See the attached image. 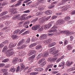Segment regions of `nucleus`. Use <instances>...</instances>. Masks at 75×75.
<instances>
[{"instance_id":"1","label":"nucleus","mask_w":75,"mask_h":75,"mask_svg":"<svg viewBox=\"0 0 75 75\" xmlns=\"http://www.w3.org/2000/svg\"><path fill=\"white\" fill-rule=\"evenodd\" d=\"M14 52H13V50L11 49H10L8 50L6 52V56L7 57H9L13 55L14 54Z\"/></svg>"},{"instance_id":"2","label":"nucleus","mask_w":75,"mask_h":75,"mask_svg":"<svg viewBox=\"0 0 75 75\" xmlns=\"http://www.w3.org/2000/svg\"><path fill=\"white\" fill-rule=\"evenodd\" d=\"M40 25H38L35 26H33L32 27V30H34V31H37L38 30V28H39L40 27Z\"/></svg>"},{"instance_id":"3","label":"nucleus","mask_w":75,"mask_h":75,"mask_svg":"<svg viewBox=\"0 0 75 75\" xmlns=\"http://www.w3.org/2000/svg\"><path fill=\"white\" fill-rule=\"evenodd\" d=\"M47 34H42L41 35L40 39L42 40H44L47 38Z\"/></svg>"},{"instance_id":"4","label":"nucleus","mask_w":75,"mask_h":75,"mask_svg":"<svg viewBox=\"0 0 75 75\" xmlns=\"http://www.w3.org/2000/svg\"><path fill=\"white\" fill-rule=\"evenodd\" d=\"M56 28H57V27L55 26H54L52 28V30H50L49 31V33H54V32H56L57 31V30Z\"/></svg>"},{"instance_id":"5","label":"nucleus","mask_w":75,"mask_h":75,"mask_svg":"<svg viewBox=\"0 0 75 75\" xmlns=\"http://www.w3.org/2000/svg\"><path fill=\"white\" fill-rule=\"evenodd\" d=\"M56 50V48L55 47H54L53 48H51L49 50L51 54H54L55 52V51Z\"/></svg>"},{"instance_id":"6","label":"nucleus","mask_w":75,"mask_h":75,"mask_svg":"<svg viewBox=\"0 0 75 75\" xmlns=\"http://www.w3.org/2000/svg\"><path fill=\"white\" fill-rule=\"evenodd\" d=\"M64 22L65 21L62 19H60L57 21V24H59V25H61L62 24L64 23Z\"/></svg>"},{"instance_id":"7","label":"nucleus","mask_w":75,"mask_h":75,"mask_svg":"<svg viewBox=\"0 0 75 75\" xmlns=\"http://www.w3.org/2000/svg\"><path fill=\"white\" fill-rule=\"evenodd\" d=\"M52 41V40H51V39H48L44 41L43 43L44 44H49V43L51 42Z\"/></svg>"},{"instance_id":"8","label":"nucleus","mask_w":75,"mask_h":75,"mask_svg":"<svg viewBox=\"0 0 75 75\" xmlns=\"http://www.w3.org/2000/svg\"><path fill=\"white\" fill-rule=\"evenodd\" d=\"M65 34L66 35H71V34H73L74 33L72 32H71L69 30L66 31L65 32Z\"/></svg>"},{"instance_id":"9","label":"nucleus","mask_w":75,"mask_h":75,"mask_svg":"<svg viewBox=\"0 0 75 75\" xmlns=\"http://www.w3.org/2000/svg\"><path fill=\"white\" fill-rule=\"evenodd\" d=\"M27 45H22L21 46H19L17 47V49H19V50H21L22 49H23L24 48H25L27 47Z\"/></svg>"},{"instance_id":"10","label":"nucleus","mask_w":75,"mask_h":75,"mask_svg":"<svg viewBox=\"0 0 75 75\" xmlns=\"http://www.w3.org/2000/svg\"><path fill=\"white\" fill-rule=\"evenodd\" d=\"M24 42H25V41L24 39L20 41L18 44V46H21V45L23 44H24Z\"/></svg>"},{"instance_id":"11","label":"nucleus","mask_w":75,"mask_h":75,"mask_svg":"<svg viewBox=\"0 0 75 75\" xmlns=\"http://www.w3.org/2000/svg\"><path fill=\"white\" fill-rule=\"evenodd\" d=\"M45 14H46V15H50V14H51L52 13V12L51 11L47 10L45 11Z\"/></svg>"},{"instance_id":"12","label":"nucleus","mask_w":75,"mask_h":75,"mask_svg":"<svg viewBox=\"0 0 75 75\" xmlns=\"http://www.w3.org/2000/svg\"><path fill=\"white\" fill-rule=\"evenodd\" d=\"M19 54V56H22V57L24 56V55H26V52L22 51L21 52H19L18 53Z\"/></svg>"},{"instance_id":"13","label":"nucleus","mask_w":75,"mask_h":75,"mask_svg":"<svg viewBox=\"0 0 75 75\" xmlns=\"http://www.w3.org/2000/svg\"><path fill=\"white\" fill-rule=\"evenodd\" d=\"M44 54L43 55V57H48V55H49V52L48 51H45L44 52Z\"/></svg>"},{"instance_id":"14","label":"nucleus","mask_w":75,"mask_h":75,"mask_svg":"<svg viewBox=\"0 0 75 75\" xmlns=\"http://www.w3.org/2000/svg\"><path fill=\"white\" fill-rule=\"evenodd\" d=\"M36 53V51L34 50H31L30 52V53L28 54V55L29 56H30V55H33V54H35V53Z\"/></svg>"},{"instance_id":"15","label":"nucleus","mask_w":75,"mask_h":75,"mask_svg":"<svg viewBox=\"0 0 75 75\" xmlns=\"http://www.w3.org/2000/svg\"><path fill=\"white\" fill-rule=\"evenodd\" d=\"M26 16H27V15L26 14H23V15L21 16V20H25V17Z\"/></svg>"},{"instance_id":"16","label":"nucleus","mask_w":75,"mask_h":75,"mask_svg":"<svg viewBox=\"0 0 75 75\" xmlns=\"http://www.w3.org/2000/svg\"><path fill=\"white\" fill-rule=\"evenodd\" d=\"M16 12L17 11H16V9L15 8H12L11 10V13L12 15L14 14H16Z\"/></svg>"},{"instance_id":"17","label":"nucleus","mask_w":75,"mask_h":75,"mask_svg":"<svg viewBox=\"0 0 75 75\" xmlns=\"http://www.w3.org/2000/svg\"><path fill=\"white\" fill-rule=\"evenodd\" d=\"M52 26V25L51 24H49L47 25H45V28L47 29H49Z\"/></svg>"},{"instance_id":"18","label":"nucleus","mask_w":75,"mask_h":75,"mask_svg":"<svg viewBox=\"0 0 75 75\" xmlns=\"http://www.w3.org/2000/svg\"><path fill=\"white\" fill-rule=\"evenodd\" d=\"M16 45H14L13 44L11 43L9 44L8 47L9 48H13L14 47H16Z\"/></svg>"},{"instance_id":"19","label":"nucleus","mask_w":75,"mask_h":75,"mask_svg":"<svg viewBox=\"0 0 75 75\" xmlns=\"http://www.w3.org/2000/svg\"><path fill=\"white\" fill-rule=\"evenodd\" d=\"M7 13H8V12L7 11H5L1 13L0 16L1 17H3V16H4L6 14H7Z\"/></svg>"},{"instance_id":"20","label":"nucleus","mask_w":75,"mask_h":75,"mask_svg":"<svg viewBox=\"0 0 75 75\" xmlns=\"http://www.w3.org/2000/svg\"><path fill=\"white\" fill-rule=\"evenodd\" d=\"M37 43H33L31 44L29 46V48H33L34 47H35L36 45H37Z\"/></svg>"},{"instance_id":"21","label":"nucleus","mask_w":75,"mask_h":75,"mask_svg":"<svg viewBox=\"0 0 75 75\" xmlns=\"http://www.w3.org/2000/svg\"><path fill=\"white\" fill-rule=\"evenodd\" d=\"M18 58H15L13 60V63L14 64H16L18 62Z\"/></svg>"},{"instance_id":"22","label":"nucleus","mask_w":75,"mask_h":75,"mask_svg":"<svg viewBox=\"0 0 75 75\" xmlns=\"http://www.w3.org/2000/svg\"><path fill=\"white\" fill-rule=\"evenodd\" d=\"M64 7V8L63 9L64 11H66L67 10V9H68V8L67 7V6H61L60 7V8H63Z\"/></svg>"},{"instance_id":"23","label":"nucleus","mask_w":75,"mask_h":75,"mask_svg":"<svg viewBox=\"0 0 75 75\" xmlns=\"http://www.w3.org/2000/svg\"><path fill=\"white\" fill-rule=\"evenodd\" d=\"M45 60V59L44 58H42L40 59L38 62V63L39 64H40L42 63Z\"/></svg>"},{"instance_id":"24","label":"nucleus","mask_w":75,"mask_h":75,"mask_svg":"<svg viewBox=\"0 0 75 75\" xmlns=\"http://www.w3.org/2000/svg\"><path fill=\"white\" fill-rule=\"evenodd\" d=\"M55 44H56V43L55 42L52 43L48 45V47H53V46H54Z\"/></svg>"},{"instance_id":"25","label":"nucleus","mask_w":75,"mask_h":75,"mask_svg":"<svg viewBox=\"0 0 75 75\" xmlns=\"http://www.w3.org/2000/svg\"><path fill=\"white\" fill-rule=\"evenodd\" d=\"M38 40V38L35 37H33L32 39V42H34Z\"/></svg>"},{"instance_id":"26","label":"nucleus","mask_w":75,"mask_h":75,"mask_svg":"<svg viewBox=\"0 0 75 75\" xmlns=\"http://www.w3.org/2000/svg\"><path fill=\"white\" fill-rule=\"evenodd\" d=\"M72 63H73V62H70L69 61H67V66H68V67H69V66H71V65L72 64Z\"/></svg>"},{"instance_id":"27","label":"nucleus","mask_w":75,"mask_h":75,"mask_svg":"<svg viewBox=\"0 0 75 75\" xmlns=\"http://www.w3.org/2000/svg\"><path fill=\"white\" fill-rule=\"evenodd\" d=\"M35 57V55L34 54L31 57H30V58H29V60H33Z\"/></svg>"},{"instance_id":"28","label":"nucleus","mask_w":75,"mask_h":75,"mask_svg":"<svg viewBox=\"0 0 75 75\" xmlns=\"http://www.w3.org/2000/svg\"><path fill=\"white\" fill-rule=\"evenodd\" d=\"M65 64V62H62V63H61L59 64V67H63L64 65Z\"/></svg>"},{"instance_id":"29","label":"nucleus","mask_w":75,"mask_h":75,"mask_svg":"<svg viewBox=\"0 0 75 75\" xmlns=\"http://www.w3.org/2000/svg\"><path fill=\"white\" fill-rule=\"evenodd\" d=\"M21 69H24V68H25V66L24 65V64H23V63H21Z\"/></svg>"},{"instance_id":"30","label":"nucleus","mask_w":75,"mask_h":75,"mask_svg":"<svg viewBox=\"0 0 75 75\" xmlns=\"http://www.w3.org/2000/svg\"><path fill=\"white\" fill-rule=\"evenodd\" d=\"M8 48H7V46H4V47L2 52H4V51H6V50H7Z\"/></svg>"},{"instance_id":"31","label":"nucleus","mask_w":75,"mask_h":75,"mask_svg":"<svg viewBox=\"0 0 75 75\" xmlns=\"http://www.w3.org/2000/svg\"><path fill=\"white\" fill-rule=\"evenodd\" d=\"M71 18L69 16H67L64 18V20L66 21H68V20H69Z\"/></svg>"},{"instance_id":"32","label":"nucleus","mask_w":75,"mask_h":75,"mask_svg":"<svg viewBox=\"0 0 75 75\" xmlns=\"http://www.w3.org/2000/svg\"><path fill=\"white\" fill-rule=\"evenodd\" d=\"M39 20L40 24H42L44 22V19L43 18H40Z\"/></svg>"},{"instance_id":"33","label":"nucleus","mask_w":75,"mask_h":75,"mask_svg":"<svg viewBox=\"0 0 75 75\" xmlns=\"http://www.w3.org/2000/svg\"><path fill=\"white\" fill-rule=\"evenodd\" d=\"M46 61H45L44 62H43L40 65V67H44L45 64H46Z\"/></svg>"},{"instance_id":"34","label":"nucleus","mask_w":75,"mask_h":75,"mask_svg":"<svg viewBox=\"0 0 75 75\" xmlns=\"http://www.w3.org/2000/svg\"><path fill=\"white\" fill-rule=\"evenodd\" d=\"M74 70H75V67L71 68L68 69V71H72Z\"/></svg>"},{"instance_id":"35","label":"nucleus","mask_w":75,"mask_h":75,"mask_svg":"<svg viewBox=\"0 0 75 75\" xmlns=\"http://www.w3.org/2000/svg\"><path fill=\"white\" fill-rule=\"evenodd\" d=\"M36 16H40L42 15V13L41 12H38L36 13Z\"/></svg>"},{"instance_id":"36","label":"nucleus","mask_w":75,"mask_h":75,"mask_svg":"<svg viewBox=\"0 0 75 75\" xmlns=\"http://www.w3.org/2000/svg\"><path fill=\"white\" fill-rule=\"evenodd\" d=\"M44 30V29L43 28V27H41V28H39V29L38 30V31L39 32H40L42 31H43Z\"/></svg>"},{"instance_id":"37","label":"nucleus","mask_w":75,"mask_h":75,"mask_svg":"<svg viewBox=\"0 0 75 75\" xmlns=\"http://www.w3.org/2000/svg\"><path fill=\"white\" fill-rule=\"evenodd\" d=\"M41 48H42V46L41 45H39L36 47V49L37 50H40Z\"/></svg>"},{"instance_id":"38","label":"nucleus","mask_w":75,"mask_h":75,"mask_svg":"<svg viewBox=\"0 0 75 75\" xmlns=\"http://www.w3.org/2000/svg\"><path fill=\"white\" fill-rule=\"evenodd\" d=\"M9 61V59H5L3 60L2 61V62H8V61Z\"/></svg>"},{"instance_id":"39","label":"nucleus","mask_w":75,"mask_h":75,"mask_svg":"<svg viewBox=\"0 0 75 75\" xmlns=\"http://www.w3.org/2000/svg\"><path fill=\"white\" fill-rule=\"evenodd\" d=\"M65 33V31L64 30H63L61 31H59L58 33V35H59L60 34H64Z\"/></svg>"},{"instance_id":"40","label":"nucleus","mask_w":75,"mask_h":75,"mask_svg":"<svg viewBox=\"0 0 75 75\" xmlns=\"http://www.w3.org/2000/svg\"><path fill=\"white\" fill-rule=\"evenodd\" d=\"M20 31L19 30H17L15 31L14 32V34L15 35H16V34H18V33Z\"/></svg>"},{"instance_id":"41","label":"nucleus","mask_w":75,"mask_h":75,"mask_svg":"<svg viewBox=\"0 0 75 75\" xmlns=\"http://www.w3.org/2000/svg\"><path fill=\"white\" fill-rule=\"evenodd\" d=\"M41 56H42V53L40 54L37 57V59H40V58L41 57Z\"/></svg>"},{"instance_id":"42","label":"nucleus","mask_w":75,"mask_h":75,"mask_svg":"<svg viewBox=\"0 0 75 75\" xmlns=\"http://www.w3.org/2000/svg\"><path fill=\"white\" fill-rule=\"evenodd\" d=\"M3 44H7L9 43V41L7 40H6L3 42Z\"/></svg>"},{"instance_id":"43","label":"nucleus","mask_w":75,"mask_h":75,"mask_svg":"<svg viewBox=\"0 0 75 75\" xmlns=\"http://www.w3.org/2000/svg\"><path fill=\"white\" fill-rule=\"evenodd\" d=\"M29 31L28 30L24 32L22 34V35H25V34H29Z\"/></svg>"},{"instance_id":"44","label":"nucleus","mask_w":75,"mask_h":75,"mask_svg":"<svg viewBox=\"0 0 75 75\" xmlns=\"http://www.w3.org/2000/svg\"><path fill=\"white\" fill-rule=\"evenodd\" d=\"M30 42V39L28 38L27 40L25 41V43L26 44H28Z\"/></svg>"},{"instance_id":"45","label":"nucleus","mask_w":75,"mask_h":75,"mask_svg":"<svg viewBox=\"0 0 75 75\" xmlns=\"http://www.w3.org/2000/svg\"><path fill=\"white\" fill-rule=\"evenodd\" d=\"M57 59V57H56L53 58L51 59V61H53V62H54V61H55Z\"/></svg>"},{"instance_id":"46","label":"nucleus","mask_w":75,"mask_h":75,"mask_svg":"<svg viewBox=\"0 0 75 75\" xmlns=\"http://www.w3.org/2000/svg\"><path fill=\"white\" fill-rule=\"evenodd\" d=\"M20 66H18L17 67V68L16 70V71L17 72H19L20 71Z\"/></svg>"},{"instance_id":"47","label":"nucleus","mask_w":75,"mask_h":75,"mask_svg":"<svg viewBox=\"0 0 75 75\" xmlns=\"http://www.w3.org/2000/svg\"><path fill=\"white\" fill-rule=\"evenodd\" d=\"M4 24L6 25H8L10 24V22L8 21H6V22L4 23Z\"/></svg>"},{"instance_id":"48","label":"nucleus","mask_w":75,"mask_h":75,"mask_svg":"<svg viewBox=\"0 0 75 75\" xmlns=\"http://www.w3.org/2000/svg\"><path fill=\"white\" fill-rule=\"evenodd\" d=\"M11 71L12 72H15V71H16V68H12L10 69Z\"/></svg>"},{"instance_id":"49","label":"nucleus","mask_w":75,"mask_h":75,"mask_svg":"<svg viewBox=\"0 0 75 75\" xmlns=\"http://www.w3.org/2000/svg\"><path fill=\"white\" fill-rule=\"evenodd\" d=\"M52 67H53V64H51L49 65L47 67L49 69L50 68H52Z\"/></svg>"},{"instance_id":"50","label":"nucleus","mask_w":75,"mask_h":75,"mask_svg":"<svg viewBox=\"0 0 75 75\" xmlns=\"http://www.w3.org/2000/svg\"><path fill=\"white\" fill-rule=\"evenodd\" d=\"M5 65V64L4 63H0V68H1V67H3Z\"/></svg>"},{"instance_id":"51","label":"nucleus","mask_w":75,"mask_h":75,"mask_svg":"<svg viewBox=\"0 0 75 75\" xmlns=\"http://www.w3.org/2000/svg\"><path fill=\"white\" fill-rule=\"evenodd\" d=\"M25 31V29H22L20 31L19 33V34H21L23 32H24V31Z\"/></svg>"},{"instance_id":"52","label":"nucleus","mask_w":75,"mask_h":75,"mask_svg":"<svg viewBox=\"0 0 75 75\" xmlns=\"http://www.w3.org/2000/svg\"><path fill=\"white\" fill-rule=\"evenodd\" d=\"M10 17V16L8 15H6L5 16H4V20L6 18H8Z\"/></svg>"},{"instance_id":"53","label":"nucleus","mask_w":75,"mask_h":75,"mask_svg":"<svg viewBox=\"0 0 75 75\" xmlns=\"http://www.w3.org/2000/svg\"><path fill=\"white\" fill-rule=\"evenodd\" d=\"M39 10L41 11V10H44V8L42 7H41V6H39L38 8Z\"/></svg>"},{"instance_id":"54","label":"nucleus","mask_w":75,"mask_h":75,"mask_svg":"<svg viewBox=\"0 0 75 75\" xmlns=\"http://www.w3.org/2000/svg\"><path fill=\"white\" fill-rule=\"evenodd\" d=\"M17 37V35H12L11 37L13 39H16Z\"/></svg>"},{"instance_id":"55","label":"nucleus","mask_w":75,"mask_h":75,"mask_svg":"<svg viewBox=\"0 0 75 75\" xmlns=\"http://www.w3.org/2000/svg\"><path fill=\"white\" fill-rule=\"evenodd\" d=\"M43 70V69L41 67L38 68V71H42Z\"/></svg>"},{"instance_id":"56","label":"nucleus","mask_w":75,"mask_h":75,"mask_svg":"<svg viewBox=\"0 0 75 75\" xmlns=\"http://www.w3.org/2000/svg\"><path fill=\"white\" fill-rule=\"evenodd\" d=\"M7 5V3L6 2H4L3 3H1V6H3Z\"/></svg>"},{"instance_id":"57","label":"nucleus","mask_w":75,"mask_h":75,"mask_svg":"<svg viewBox=\"0 0 75 75\" xmlns=\"http://www.w3.org/2000/svg\"><path fill=\"white\" fill-rule=\"evenodd\" d=\"M68 43V41L67 40H64V44L65 45H67V44Z\"/></svg>"},{"instance_id":"58","label":"nucleus","mask_w":75,"mask_h":75,"mask_svg":"<svg viewBox=\"0 0 75 75\" xmlns=\"http://www.w3.org/2000/svg\"><path fill=\"white\" fill-rule=\"evenodd\" d=\"M13 20H16V19H17V16H14L12 18Z\"/></svg>"},{"instance_id":"59","label":"nucleus","mask_w":75,"mask_h":75,"mask_svg":"<svg viewBox=\"0 0 75 75\" xmlns=\"http://www.w3.org/2000/svg\"><path fill=\"white\" fill-rule=\"evenodd\" d=\"M56 18H57V16H53L52 17V19H55Z\"/></svg>"},{"instance_id":"60","label":"nucleus","mask_w":75,"mask_h":75,"mask_svg":"<svg viewBox=\"0 0 75 75\" xmlns=\"http://www.w3.org/2000/svg\"><path fill=\"white\" fill-rule=\"evenodd\" d=\"M16 18H17V19H18V18H20V14H18L16 16Z\"/></svg>"},{"instance_id":"61","label":"nucleus","mask_w":75,"mask_h":75,"mask_svg":"<svg viewBox=\"0 0 75 75\" xmlns=\"http://www.w3.org/2000/svg\"><path fill=\"white\" fill-rule=\"evenodd\" d=\"M68 49L69 50L71 49V45H68L67 46Z\"/></svg>"},{"instance_id":"62","label":"nucleus","mask_w":75,"mask_h":75,"mask_svg":"<svg viewBox=\"0 0 75 75\" xmlns=\"http://www.w3.org/2000/svg\"><path fill=\"white\" fill-rule=\"evenodd\" d=\"M4 46V44H0V48H2V47H3Z\"/></svg>"},{"instance_id":"63","label":"nucleus","mask_w":75,"mask_h":75,"mask_svg":"<svg viewBox=\"0 0 75 75\" xmlns=\"http://www.w3.org/2000/svg\"><path fill=\"white\" fill-rule=\"evenodd\" d=\"M30 75H37L36 73H31L30 74Z\"/></svg>"},{"instance_id":"64","label":"nucleus","mask_w":75,"mask_h":75,"mask_svg":"<svg viewBox=\"0 0 75 75\" xmlns=\"http://www.w3.org/2000/svg\"><path fill=\"white\" fill-rule=\"evenodd\" d=\"M30 12V11L29 10H28L24 12V13H29Z\"/></svg>"}]
</instances>
